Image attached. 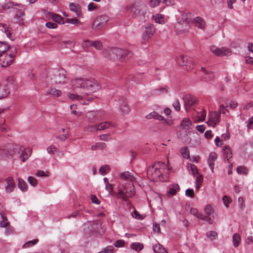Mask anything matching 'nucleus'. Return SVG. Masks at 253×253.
<instances>
[{
	"instance_id": "1",
	"label": "nucleus",
	"mask_w": 253,
	"mask_h": 253,
	"mask_svg": "<svg viewBox=\"0 0 253 253\" xmlns=\"http://www.w3.org/2000/svg\"><path fill=\"white\" fill-rule=\"evenodd\" d=\"M71 84L75 88L81 90L96 92L100 89L99 83L94 79L78 78L71 81Z\"/></svg>"
},
{
	"instance_id": "2",
	"label": "nucleus",
	"mask_w": 253,
	"mask_h": 253,
	"mask_svg": "<svg viewBox=\"0 0 253 253\" xmlns=\"http://www.w3.org/2000/svg\"><path fill=\"white\" fill-rule=\"evenodd\" d=\"M170 170V168L165 163L157 162L149 167L147 169V176L152 181L162 180L163 175Z\"/></svg>"
},
{
	"instance_id": "3",
	"label": "nucleus",
	"mask_w": 253,
	"mask_h": 253,
	"mask_svg": "<svg viewBox=\"0 0 253 253\" xmlns=\"http://www.w3.org/2000/svg\"><path fill=\"white\" fill-rule=\"evenodd\" d=\"M7 148L8 149L9 155L20 158V160L24 162L31 156L32 153V149L29 150V154H28L24 150V148L21 145L18 144H7Z\"/></svg>"
},
{
	"instance_id": "4",
	"label": "nucleus",
	"mask_w": 253,
	"mask_h": 253,
	"mask_svg": "<svg viewBox=\"0 0 253 253\" xmlns=\"http://www.w3.org/2000/svg\"><path fill=\"white\" fill-rule=\"evenodd\" d=\"M146 9V5L143 3L138 1L131 3L126 7V10L129 14L134 18L140 19L144 16Z\"/></svg>"
},
{
	"instance_id": "5",
	"label": "nucleus",
	"mask_w": 253,
	"mask_h": 253,
	"mask_svg": "<svg viewBox=\"0 0 253 253\" xmlns=\"http://www.w3.org/2000/svg\"><path fill=\"white\" fill-rule=\"evenodd\" d=\"M17 50L15 47L11 48V51L0 55V65L6 67L11 65L14 61Z\"/></svg>"
},
{
	"instance_id": "6",
	"label": "nucleus",
	"mask_w": 253,
	"mask_h": 253,
	"mask_svg": "<svg viewBox=\"0 0 253 253\" xmlns=\"http://www.w3.org/2000/svg\"><path fill=\"white\" fill-rule=\"evenodd\" d=\"M134 193L133 183H129L128 186H124L123 189L119 190L117 196L124 201L127 202L128 198L133 196Z\"/></svg>"
},
{
	"instance_id": "7",
	"label": "nucleus",
	"mask_w": 253,
	"mask_h": 253,
	"mask_svg": "<svg viewBox=\"0 0 253 253\" xmlns=\"http://www.w3.org/2000/svg\"><path fill=\"white\" fill-rule=\"evenodd\" d=\"M176 60L179 66H185L187 70L192 69L194 67L193 59L191 57L181 55Z\"/></svg>"
},
{
	"instance_id": "8",
	"label": "nucleus",
	"mask_w": 253,
	"mask_h": 253,
	"mask_svg": "<svg viewBox=\"0 0 253 253\" xmlns=\"http://www.w3.org/2000/svg\"><path fill=\"white\" fill-rule=\"evenodd\" d=\"M113 105L115 108H118L124 115L127 114L129 112V108L125 99L123 97H118L115 99Z\"/></svg>"
},
{
	"instance_id": "9",
	"label": "nucleus",
	"mask_w": 253,
	"mask_h": 253,
	"mask_svg": "<svg viewBox=\"0 0 253 253\" xmlns=\"http://www.w3.org/2000/svg\"><path fill=\"white\" fill-rule=\"evenodd\" d=\"M51 83L54 84H64L67 81L65 71L63 70H56L51 76Z\"/></svg>"
},
{
	"instance_id": "10",
	"label": "nucleus",
	"mask_w": 253,
	"mask_h": 253,
	"mask_svg": "<svg viewBox=\"0 0 253 253\" xmlns=\"http://www.w3.org/2000/svg\"><path fill=\"white\" fill-rule=\"evenodd\" d=\"M123 52L122 48L117 47H109L103 50V53L105 57L112 60L119 59V54Z\"/></svg>"
},
{
	"instance_id": "11",
	"label": "nucleus",
	"mask_w": 253,
	"mask_h": 253,
	"mask_svg": "<svg viewBox=\"0 0 253 253\" xmlns=\"http://www.w3.org/2000/svg\"><path fill=\"white\" fill-rule=\"evenodd\" d=\"M211 51L216 56L220 57L228 56L231 53V50L226 47L218 48L217 46L214 45L211 46Z\"/></svg>"
},
{
	"instance_id": "12",
	"label": "nucleus",
	"mask_w": 253,
	"mask_h": 253,
	"mask_svg": "<svg viewBox=\"0 0 253 253\" xmlns=\"http://www.w3.org/2000/svg\"><path fill=\"white\" fill-rule=\"evenodd\" d=\"M205 216L207 219H202V220L206 221L209 224H212L214 222L216 219V215L213 213V210L210 205H207L204 209Z\"/></svg>"
},
{
	"instance_id": "13",
	"label": "nucleus",
	"mask_w": 253,
	"mask_h": 253,
	"mask_svg": "<svg viewBox=\"0 0 253 253\" xmlns=\"http://www.w3.org/2000/svg\"><path fill=\"white\" fill-rule=\"evenodd\" d=\"M108 20L109 17L106 15L98 16L93 22V27L96 29H100L103 27Z\"/></svg>"
},
{
	"instance_id": "14",
	"label": "nucleus",
	"mask_w": 253,
	"mask_h": 253,
	"mask_svg": "<svg viewBox=\"0 0 253 253\" xmlns=\"http://www.w3.org/2000/svg\"><path fill=\"white\" fill-rule=\"evenodd\" d=\"M45 17L48 20H52L53 21L59 24H64L65 21L63 20V17L56 13L52 12H47L45 13Z\"/></svg>"
},
{
	"instance_id": "15",
	"label": "nucleus",
	"mask_w": 253,
	"mask_h": 253,
	"mask_svg": "<svg viewBox=\"0 0 253 253\" xmlns=\"http://www.w3.org/2000/svg\"><path fill=\"white\" fill-rule=\"evenodd\" d=\"M119 178L122 180L130 182V183H132L135 180L133 175L128 171L120 173Z\"/></svg>"
},
{
	"instance_id": "16",
	"label": "nucleus",
	"mask_w": 253,
	"mask_h": 253,
	"mask_svg": "<svg viewBox=\"0 0 253 253\" xmlns=\"http://www.w3.org/2000/svg\"><path fill=\"white\" fill-rule=\"evenodd\" d=\"M183 100L184 101L185 109L187 110L188 109V108H189L190 106L195 104L197 102L196 98L192 97L190 94L185 95L183 97Z\"/></svg>"
},
{
	"instance_id": "17",
	"label": "nucleus",
	"mask_w": 253,
	"mask_h": 253,
	"mask_svg": "<svg viewBox=\"0 0 253 253\" xmlns=\"http://www.w3.org/2000/svg\"><path fill=\"white\" fill-rule=\"evenodd\" d=\"M6 186L5 187V191L7 193L12 192L15 188V183L14 179L12 177H8L6 179Z\"/></svg>"
},
{
	"instance_id": "18",
	"label": "nucleus",
	"mask_w": 253,
	"mask_h": 253,
	"mask_svg": "<svg viewBox=\"0 0 253 253\" xmlns=\"http://www.w3.org/2000/svg\"><path fill=\"white\" fill-rule=\"evenodd\" d=\"M210 121L213 123V127L217 124L220 121L219 115L215 112H211L209 114Z\"/></svg>"
},
{
	"instance_id": "19",
	"label": "nucleus",
	"mask_w": 253,
	"mask_h": 253,
	"mask_svg": "<svg viewBox=\"0 0 253 253\" xmlns=\"http://www.w3.org/2000/svg\"><path fill=\"white\" fill-rule=\"evenodd\" d=\"M217 159V154L215 152H211L210 154L209 158L207 160L208 164L209 166L210 167L211 171L213 172L214 166V162Z\"/></svg>"
},
{
	"instance_id": "20",
	"label": "nucleus",
	"mask_w": 253,
	"mask_h": 253,
	"mask_svg": "<svg viewBox=\"0 0 253 253\" xmlns=\"http://www.w3.org/2000/svg\"><path fill=\"white\" fill-rule=\"evenodd\" d=\"M123 52L119 54V60L121 62L126 61V59H128L132 55V53L126 49H122Z\"/></svg>"
},
{
	"instance_id": "21",
	"label": "nucleus",
	"mask_w": 253,
	"mask_h": 253,
	"mask_svg": "<svg viewBox=\"0 0 253 253\" xmlns=\"http://www.w3.org/2000/svg\"><path fill=\"white\" fill-rule=\"evenodd\" d=\"M69 8L71 11L76 13L77 16L80 17L82 15L81 7L78 4L70 3Z\"/></svg>"
},
{
	"instance_id": "22",
	"label": "nucleus",
	"mask_w": 253,
	"mask_h": 253,
	"mask_svg": "<svg viewBox=\"0 0 253 253\" xmlns=\"http://www.w3.org/2000/svg\"><path fill=\"white\" fill-rule=\"evenodd\" d=\"M89 45L93 46L97 50H101L102 48V44L99 41H85L84 45H87V43Z\"/></svg>"
},
{
	"instance_id": "23",
	"label": "nucleus",
	"mask_w": 253,
	"mask_h": 253,
	"mask_svg": "<svg viewBox=\"0 0 253 253\" xmlns=\"http://www.w3.org/2000/svg\"><path fill=\"white\" fill-rule=\"evenodd\" d=\"M194 23L195 26L199 29L204 30L206 22L204 19L201 17H196L194 19Z\"/></svg>"
},
{
	"instance_id": "24",
	"label": "nucleus",
	"mask_w": 253,
	"mask_h": 253,
	"mask_svg": "<svg viewBox=\"0 0 253 253\" xmlns=\"http://www.w3.org/2000/svg\"><path fill=\"white\" fill-rule=\"evenodd\" d=\"M201 71L204 75V78L206 81L212 80L214 78L213 73L211 72L207 71L205 68L201 67Z\"/></svg>"
},
{
	"instance_id": "25",
	"label": "nucleus",
	"mask_w": 253,
	"mask_h": 253,
	"mask_svg": "<svg viewBox=\"0 0 253 253\" xmlns=\"http://www.w3.org/2000/svg\"><path fill=\"white\" fill-rule=\"evenodd\" d=\"M192 122L189 118L183 119L180 123V127L182 129L188 130L191 128Z\"/></svg>"
},
{
	"instance_id": "26",
	"label": "nucleus",
	"mask_w": 253,
	"mask_h": 253,
	"mask_svg": "<svg viewBox=\"0 0 253 253\" xmlns=\"http://www.w3.org/2000/svg\"><path fill=\"white\" fill-rule=\"evenodd\" d=\"M10 93V90L6 85H0V99L6 97Z\"/></svg>"
},
{
	"instance_id": "27",
	"label": "nucleus",
	"mask_w": 253,
	"mask_h": 253,
	"mask_svg": "<svg viewBox=\"0 0 253 253\" xmlns=\"http://www.w3.org/2000/svg\"><path fill=\"white\" fill-rule=\"evenodd\" d=\"M46 94L54 97H58L61 95V91L55 88H49L46 91Z\"/></svg>"
},
{
	"instance_id": "28",
	"label": "nucleus",
	"mask_w": 253,
	"mask_h": 253,
	"mask_svg": "<svg viewBox=\"0 0 253 253\" xmlns=\"http://www.w3.org/2000/svg\"><path fill=\"white\" fill-rule=\"evenodd\" d=\"M25 16V13L21 11H18L14 17V21L15 22H19L21 24H23V21L24 19Z\"/></svg>"
},
{
	"instance_id": "29",
	"label": "nucleus",
	"mask_w": 253,
	"mask_h": 253,
	"mask_svg": "<svg viewBox=\"0 0 253 253\" xmlns=\"http://www.w3.org/2000/svg\"><path fill=\"white\" fill-rule=\"evenodd\" d=\"M18 187L23 192L27 191L28 188V185L21 178H18Z\"/></svg>"
},
{
	"instance_id": "30",
	"label": "nucleus",
	"mask_w": 253,
	"mask_h": 253,
	"mask_svg": "<svg viewBox=\"0 0 253 253\" xmlns=\"http://www.w3.org/2000/svg\"><path fill=\"white\" fill-rule=\"evenodd\" d=\"M179 186L177 184H172L169 188V190L168 192L169 196L174 195L179 190Z\"/></svg>"
},
{
	"instance_id": "31",
	"label": "nucleus",
	"mask_w": 253,
	"mask_h": 253,
	"mask_svg": "<svg viewBox=\"0 0 253 253\" xmlns=\"http://www.w3.org/2000/svg\"><path fill=\"white\" fill-rule=\"evenodd\" d=\"M223 155L225 159H226L227 161L232 157V150L231 148L228 146H225L223 150Z\"/></svg>"
},
{
	"instance_id": "32",
	"label": "nucleus",
	"mask_w": 253,
	"mask_h": 253,
	"mask_svg": "<svg viewBox=\"0 0 253 253\" xmlns=\"http://www.w3.org/2000/svg\"><path fill=\"white\" fill-rule=\"evenodd\" d=\"M153 20L156 23L160 24H163L165 23L164 16L161 14L158 13L153 15Z\"/></svg>"
},
{
	"instance_id": "33",
	"label": "nucleus",
	"mask_w": 253,
	"mask_h": 253,
	"mask_svg": "<svg viewBox=\"0 0 253 253\" xmlns=\"http://www.w3.org/2000/svg\"><path fill=\"white\" fill-rule=\"evenodd\" d=\"M8 149L7 144L0 147V159L5 158L9 155Z\"/></svg>"
},
{
	"instance_id": "34",
	"label": "nucleus",
	"mask_w": 253,
	"mask_h": 253,
	"mask_svg": "<svg viewBox=\"0 0 253 253\" xmlns=\"http://www.w3.org/2000/svg\"><path fill=\"white\" fill-rule=\"evenodd\" d=\"M113 124L110 122H105L97 125V130H102L108 128L110 126H112Z\"/></svg>"
},
{
	"instance_id": "35",
	"label": "nucleus",
	"mask_w": 253,
	"mask_h": 253,
	"mask_svg": "<svg viewBox=\"0 0 253 253\" xmlns=\"http://www.w3.org/2000/svg\"><path fill=\"white\" fill-rule=\"evenodd\" d=\"M153 249L156 253H168L167 250L160 244H157L154 246Z\"/></svg>"
},
{
	"instance_id": "36",
	"label": "nucleus",
	"mask_w": 253,
	"mask_h": 253,
	"mask_svg": "<svg viewBox=\"0 0 253 253\" xmlns=\"http://www.w3.org/2000/svg\"><path fill=\"white\" fill-rule=\"evenodd\" d=\"M10 46L5 42H0V55L8 52Z\"/></svg>"
},
{
	"instance_id": "37",
	"label": "nucleus",
	"mask_w": 253,
	"mask_h": 253,
	"mask_svg": "<svg viewBox=\"0 0 253 253\" xmlns=\"http://www.w3.org/2000/svg\"><path fill=\"white\" fill-rule=\"evenodd\" d=\"M233 244L234 247L235 248L238 247L241 243V236L238 233L233 234L232 237Z\"/></svg>"
},
{
	"instance_id": "38",
	"label": "nucleus",
	"mask_w": 253,
	"mask_h": 253,
	"mask_svg": "<svg viewBox=\"0 0 253 253\" xmlns=\"http://www.w3.org/2000/svg\"><path fill=\"white\" fill-rule=\"evenodd\" d=\"M190 213L200 219H207L205 216L202 213H199L197 209L192 208L190 210Z\"/></svg>"
},
{
	"instance_id": "39",
	"label": "nucleus",
	"mask_w": 253,
	"mask_h": 253,
	"mask_svg": "<svg viewBox=\"0 0 253 253\" xmlns=\"http://www.w3.org/2000/svg\"><path fill=\"white\" fill-rule=\"evenodd\" d=\"M106 145L104 142H97L95 145L91 146L92 150H96L97 149L103 150L105 148Z\"/></svg>"
},
{
	"instance_id": "40",
	"label": "nucleus",
	"mask_w": 253,
	"mask_h": 253,
	"mask_svg": "<svg viewBox=\"0 0 253 253\" xmlns=\"http://www.w3.org/2000/svg\"><path fill=\"white\" fill-rule=\"evenodd\" d=\"M168 92V89L165 87H161L156 89L154 91V94L157 95H160L162 94H166Z\"/></svg>"
},
{
	"instance_id": "41",
	"label": "nucleus",
	"mask_w": 253,
	"mask_h": 253,
	"mask_svg": "<svg viewBox=\"0 0 253 253\" xmlns=\"http://www.w3.org/2000/svg\"><path fill=\"white\" fill-rule=\"evenodd\" d=\"M110 170V167L107 165H105L101 166L99 169V172L101 175H105L107 174Z\"/></svg>"
},
{
	"instance_id": "42",
	"label": "nucleus",
	"mask_w": 253,
	"mask_h": 253,
	"mask_svg": "<svg viewBox=\"0 0 253 253\" xmlns=\"http://www.w3.org/2000/svg\"><path fill=\"white\" fill-rule=\"evenodd\" d=\"M0 214L2 218V221L0 222V227H5L8 224L7 219L4 215V212H1Z\"/></svg>"
},
{
	"instance_id": "43",
	"label": "nucleus",
	"mask_w": 253,
	"mask_h": 253,
	"mask_svg": "<svg viewBox=\"0 0 253 253\" xmlns=\"http://www.w3.org/2000/svg\"><path fill=\"white\" fill-rule=\"evenodd\" d=\"M131 248L136 251H139L143 249V245L140 243H133L131 245Z\"/></svg>"
},
{
	"instance_id": "44",
	"label": "nucleus",
	"mask_w": 253,
	"mask_h": 253,
	"mask_svg": "<svg viewBox=\"0 0 253 253\" xmlns=\"http://www.w3.org/2000/svg\"><path fill=\"white\" fill-rule=\"evenodd\" d=\"M46 151L49 154H53L55 152H59L58 149L54 145H50L47 147Z\"/></svg>"
},
{
	"instance_id": "45",
	"label": "nucleus",
	"mask_w": 253,
	"mask_h": 253,
	"mask_svg": "<svg viewBox=\"0 0 253 253\" xmlns=\"http://www.w3.org/2000/svg\"><path fill=\"white\" fill-rule=\"evenodd\" d=\"M203 180V177L202 175H199L197 177L196 180L195 181V187L197 189H199L200 186H201Z\"/></svg>"
},
{
	"instance_id": "46",
	"label": "nucleus",
	"mask_w": 253,
	"mask_h": 253,
	"mask_svg": "<svg viewBox=\"0 0 253 253\" xmlns=\"http://www.w3.org/2000/svg\"><path fill=\"white\" fill-rule=\"evenodd\" d=\"M38 241L39 240L38 239H35L32 241H28L24 245H23V248H27L32 247L33 246L36 245L38 242Z\"/></svg>"
},
{
	"instance_id": "47",
	"label": "nucleus",
	"mask_w": 253,
	"mask_h": 253,
	"mask_svg": "<svg viewBox=\"0 0 253 253\" xmlns=\"http://www.w3.org/2000/svg\"><path fill=\"white\" fill-rule=\"evenodd\" d=\"M181 153L183 158L188 159L189 158V151L187 147H184L181 149Z\"/></svg>"
},
{
	"instance_id": "48",
	"label": "nucleus",
	"mask_w": 253,
	"mask_h": 253,
	"mask_svg": "<svg viewBox=\"0 0 253 253\" xmlns=\"http://www.w3.org/2000/svg\"><path fill=\"white\" fill-rule=\"evenodd\" d=\"M114 249L113 246H108L98 253H112L114 252Z\"/></svg>"
},
{
	"instance_id": "49",
	"label": "nucleus",
	"mask_w": 253,
	"mask_h": 253,
	"mask_svg": "<svg viewBox=\"0 0 253 253\" xmlns=\"http://www.w3.org/2000/svg\"><path fill=\"white\" fill-rule=\"evenodd\" d=\"M236 170L239 174H246L248 173V169L245 166L238 167Z\"/></svg>"
},
{
	"instance_id": "50",
	"label": "nucleus",
	"mask_w": 253,
	"mask_h": 253,
	"mask_svg": "<svg viewBox=\"0 0 253 253\" xmlns=\"http://www.w3.org/2000/svg\"><path fill=\"white\" fill-rule=\"evenodd\" d=\"M84 131L88 132H93L97 131V125L92 126H87L84 128Z\"/></svg>"
},
{
	"instance_id": "51",
	"label": "nucleus",
	"mask_w": 253,
	"mask_h": 253,
	"mask_svg": "<svg viewBox=\"0 0 253 253\" xmlns=\"http://www.w3.org/2000/svg\"><path fill=\"white\" fill-rule=\"evenodd\" d=\"M140 76V75H131L129 77V80H131L135 83L139 84L141 82V80L139 79Z\"/></svg>"
},
{
	"instance_id": "52",
	"label": "nucleus",
	"mask_w": 253,
	"mask_h": 253,
	"mask_svg": "<svg viewBox=\"0 0 253 253\" xmlns=\"http://www.w3.org/2000/svg\"><path fill=\"white\" fill-rule=\"evenodd\" d=\"M217 235V233L214 231H211L207 233V236L211 240L215 239Z\"/></svg>"
},
{
	"instance_id": "53",
	"label": "nucleus",
	"mask_w": 253,
	"mask_h": 253,
	"mask_svg": "<svg viewBox=\"0 0 253 253\" xmlns=\"http://www.w3.org/2000/svg\"><path fill=\"white\" fill-rule=\"evenodd\" d=\"M172 106L176 111H180V105L179 102L177 99H175L173 101V102L172 103Z\"/></svg>"
},
{
	"instance_id": "54",
	"label": "nucleus",
	"mask_w": 253,
	"mask_h": 253,
	"mask_svg": "<svg viewBox=\"0 0 253 253\" xmlns=\"http://www.w3.org/2000/svg\"><path fill=\"white\" fill-rule=\"evenodd\" d=\"M67 95L70 99L73 100H80L82 98V96L78 94L68 93Z\"/></svg>"
},
{
	"instance_id": "55",
	"label": "nucleus",
	"mask_w": 253,
	"mask_h": 253,
	"mask_svg": "<svg viewBox=\"0 0 253 253\" xmlns=\"http://www.w3.org/2000/svg\"><path fill=\"white\" fill-rule=\"evenodd\" d=\"M28 181L33 186H36L37 184V179L33 176H29L28 178Z\"/></svg>"
},
{
	"instance_id": "56",
	"label": "nucleus",
	"mask_w": 253,
	"mask_h": 253,
	"mask_svg": "<svg viewBox=\"0 0 253 253\" xmlns=\"http://www.w3.org/2000/svg\"><path fill=\"white\" fill-rule=\"evenodd\" d=\"M161 0H151L149 5L151 7H155L159 5Z\"/></svg>"
},
{
	"instance_id": "57",
	"label": "nucleus",
	"mask_w": 253,
	"mask_h": 253,
	"mask_svg": "<svg viewBox=\"0 0 253 253\" xmlns=\"http://www.w3.org/2000/svg\"><path fill=\"white\" fill-rule=\"evenodd\" d=\"M99 139L101 140L108 141L111 140L110 134H102L99 136Z\"/></svg>"
},
{
	"instance_id": "58",
	"label": "nucleus",
	"mask_w": 253,
	"mask_h": 253,
	"mask_svg": "<svg viewBox=\"0 0 253 253\" xmlns=\"http://www.w3.org/2000/svg\"><path fill=\"white\" fill-rule=\"evenodd\" d=\"M206 116V111L205 109H203L200 113L198 114V117L199 121H203L205 120Z\"/></svg>"
},
{
	"instance_id": "59",
	"label": "nucleus",
	"mask_w": 253,
	"mask_h": 253,
	"mask_svg": "<svg viewBox=\"0 0 253 253\" xmlns=\"http://www.w3.org/2000/svg\"><path fill=\"white\" fill-rule=\"evenodd\" d=\"M153 35V33H143L142 36V40L143 41H148L152 36Z\"/></svg>"
},
{
	"instance_id": "60",
	"label": "nucleus",
	"mask_w": 253,
	"mask_h": 253,
	"mask_svg": "<svg viewBox=\"0 0 253 253\" xmlns=\"http://www.w3.org/2000/svg\"><path fill=\"white\" fill-rule=\"evenodd\" d=\"M222 200L223 202V203L224 205L226 206V207H228L229 204H230L231 202V199L227 197V196H224L222 198Z\"/></svg>"
},
{
	"instance_id": "61",
	"label": "nucleus",
	"mask_w": 253,
	"mask_h": 253,
	"mask_svg": "<svg viewBox=\"0 0 253 253\" xmlns=\"http://www.w3.org/2000/svg\"><path fill=\"white\" fill-rule=\"evenodd\" d=\"M96 116V113L94 111H90L88 112L86 115V117L89 120H92Z\"/></svg>"
},
{
	"instance_id": "62",
	"label": "nucleus",
	"mask_w": 253,
	"mask_h": 253,
	"mask_svg": "<svg viewBox=\"0 0 253 253\" xmlns=\"http://www.w3.org/2000/svg\"><path fill=\"white\" fill-rule=\"evenodd\" d=\"M45 26L49 29H55L57 27V24L55 23L48 22L45 24Z\"/></svg>"
},
{
	"instance_id": "63",
	"label": "nucleus",
	"mask_w": 253,
	"mask_h": 253,
	"mask_svg": "<svg viewBox=\"0 0 253 253\" xmlns=\"http://www.w3.org/2000/svg\"><path fill=\"white\" fill-rule=\"evenodd\" d=\"M182 19L186 23H189L191 22V18L190 17V15L189 14H186L182 15Z\"/></svg>"
},
{
	"instance_id": "64",
	"label": "nucleus",
	"mask_w": 253,
	"mask_h": 253,
	"mask_svg": "<svg viewBox=\"0 0 253 253\" xmlns=\"http://www.w3.org/2000/svg\"><path fill=\"white\" fill-rule=\"evenodd\" d=\"M125 245V241L122 240H117L114 244V246L117 248L122 247Z\"/></svg>"
}]
</instances>
